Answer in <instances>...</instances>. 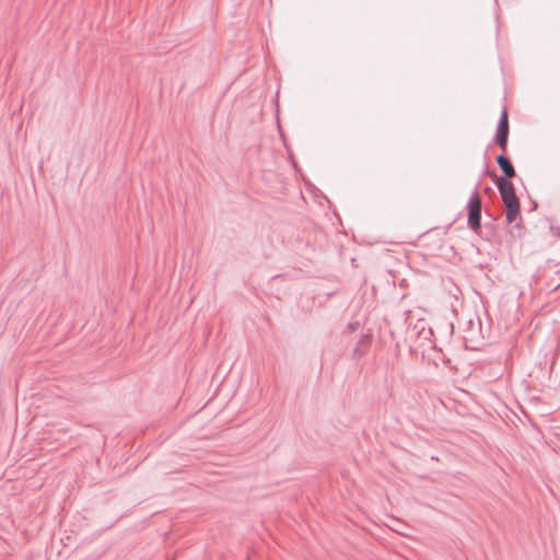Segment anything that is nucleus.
<instances>
[{"label":"nucleus","mask_w":560,"mask_h":560,"mask_svg":"<svg viewBox=\"0 0 560 560\" xmlns=\"http://www.w3.org/2000/svg\"><path fill=\"white\" fill-rule=\"evenodd\" d=\"M509 135H510V125H509V112L508 107L504 105L498 121L497 131L493 138V141L495 142L499 148L505 152L508 149V142H509Z\"/></svg>","instance_id":"nucleus-3"},{"label":"nucleus","mask_w":560,"mask_h":560,"mask_svg":"<svg viewBox=\"0 0 560 560\" xmlns=\"http://www.w3.org/2000/svg\"><path fill=\"white\" fill-rule=\"evenodd\" d=\"M553 234L560 237V225L552 228Z\"/></svg>","instance_id":"nucleus-7"},{"label":"nucleus","mask_w":560,"mask_h":560,"mask_svg":"<svg viewBox=\"0 0 560 560\" xmlns=\"http://www.w3.org/2000/svg\"><path fill=\"white\" fill-rule=\"evenodd\" d=\"M371 343L372 336L369 334L362 335L352 351V358L355 360L363 358L368 353Z\"/></svg>","instance_id":"nucleus-5"},{"label":"nucleus","mask_w":560,"mask_h":560,"mask_svg":"<svg viewBox=\"0 0 560 560\" xmlns=\"http://www.w3.org/2000/svg\"><path fill=\"white\" fill-rule=\"evenodd\" d=\"M495 161L503 173V176H499V178H506V180H511L516 176V171L511 160L505 154L502 153L498 155Z\"/></svg>","instance_id":"nucleus-4"},{"label":"nucleus","mask_w":560,"mask_h":560,"mask_svg":"<svg viewBox=\"0 0 560 560\" xmlns=\"http://www.w3.org/2000/svg\"><path fill=\"white\" fill-rule=\"evenodd\" d=\"M358 327H359V323H358V322L350 323V324L348 325V328H349L350 330H355Z\"/></svg>","instance_id":"nucleus-6"},{"label":"nucleus","mask_w":560,"mask_h":560,"mask_svg":"<svg viewBox=\"0 0 560 560\" xmlns=\"http://www.w3.org/2000/svg\"><path fill=\"white\" fill-rule=\"evenodd\" d=\"M468 220L467 225L474 232H478L481 228L482 202L479 196L478 186L472 191L467 202Z\"/></svg>","instance_id":"nucleus-2"},{"label":"nucleus","mask_w":560,"mask_h":560,"mask_svg":"<svg viewBox=\"0 0 560 560\" xmlns=\"http://www.w3.org/2000/svg\"><path fill=\"white\" fill-rule=\"evenodd\" d=\"M489 176L494 182L500 192V197L505 207L506 222L511 224L521 214V202L516 195L515 187L511 180H506V178H499L494 172L489 173Z\"/></svg>","instance_id":"nucleus-1"}]
</instances>
